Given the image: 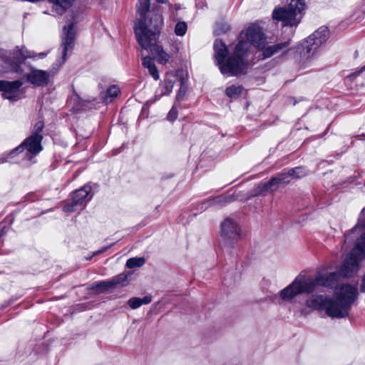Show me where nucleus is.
I'll use <instances>...</instances> for the list:
<instances>
[{"label": "nucleus", "instance_id": "nucleus-1", "mask_svg": "<svg viewBox=\"0 0 365 365\" xmlns=\"http://www.w3.org/2000/svg\"><path fill=\"white\" fill-rule=\"evenodd\" d=\"M358 232H362L361 236L344 259L339 273L321 270L315 278L300 274L280 292L282 299L290 300L298 294L312 292L318 285L331 287L337 282L339 276L349 277L355 274L359 269V263L365 257V208L361 212L357 225L346 237Z\"/></svg>", "mask_w": 365, "mask_h": 365}, {"label": "nucleus", "instance_id": "nucleus-2", "mask_svg": "<svg viewBox=\"0 0 365 365\" xmlns=\"http://www.w3.org/2000/svg\"><path fill=\"white\" fill-rule=\"evenodd\" d=\"M265 43L266 39L262 29L256 25L250 26L245 32L241 33L240 41L230 56L225 44L222 41L216 40L214 43V58L220 72L228 76L244 73L248 65L247 57L252 46L262 50L263 58H265L289 45V42H284L265 47Z\"/></svg>", "mask_w": 365, "mask_h": 365}, {"label": "nucleus", "instance_id": "nucleus-3", "mask_svg": "<svg viewBox=\"0 0 365 365\" xmlns=\"http://www.w3.org/2000/svg\"><path fill=\"white\" fill-rule=\"evenodd\" d=\"M357 295L355 286L343 284L335 288V299L324 295H312L306 300V306L314 309L324 310L332 318H344L348 316Z\"/></svg>", "mask_w": 365, "mask_h": 365}, {"label": "nucleus", "instance_id": "nucleus-4", "mask_svg": "<svg viewBox=\"0 0 365 365\" xmlns=\"http://www.w3.org/2000/svg\"><path fill=\"white\" fill-rule=\"evenodd\" d=\"M163 25V16L156 14L153 25V19H150L149 27L140 21L135 28V33L141 47L150 51L156 58L158 63L165 64L170 60V56L158 43V38Z\"/></svg>", "mask_w": 365, "mask_h": 365}, {"label": "nucleus", "instance_id": "nucleus-5", "mask_svg": "<svg viewBox=\"0 0 365 365\" xmlns=\"http://www.w3.org/2000/svg\"><path fill=\"white\" fill-rule=\"evenodd\" d=\"M42 135L34 134L26 138L19 146L12 150L9 153L4 154V159L6 161L13 162L16 155H21L22 159L31 160L38 153L42 150L41 140Z\"/></svg>", "mask_w": 365, "mask_h": 365}, {"label": "nucleus", "instance_id": "nucleus-6", "mask_svg": "<svg viewBox=\"0 0 365 365\" xmlns=\"http://www.w3.org/2000/svg\"><path fill=\"white\" fill-rule=\"evenodd\" d=\"M304 7L303 0H292L287 8H276L272 16L274 20L282 21L284 26H295L301 21Z\"/></svg>", "mask_w": 365, "mask_h": 365}, {"label": "nucleus", "instance_id": "nucleus-7", "mask_svg": "<svg viewBox=\"0 0 365 365\" xmlns=\"http://www.w3.org/2000/svg\"><path fill=\"white\" fill-rule=\"evenodd\" d=\"M306 175V171L303 168H296L282 172L277 176L272 178L268 182L259 185V192H272L281 186L289 183L293 178H299Z\"/></svg>", "mask_w": 365, "mask_h": 365}, {"label": "nucleus", "instance_id": "nucleus-8", "mask_svg": "<svg viewBox=\"0 0 365 365\" xmlns=\"http://www.w3.org/2000/svg\"><path fill=\"white\" fill-rule=\"evenodd\" d=\"M328 34L327 27H320L314 31L303 43V51L301 54L307 58L313 57L317 53V49L327 41Z\"/></svg>", "mask_w": 365, "mask_h": 365}, {"label": "nucleus", "instance_id": "nucleus-9", "mask_svg": "<svg viewBox=\"0 0 365 365\" xmlns=\"http://www.w3.org/2000/svg\"><path fill=\"white\" fill-rule=\"evenodd\" d=\"M241 228L233 218L227 217L221 223L220 237L225 246L232 247L240 238Z\"/></svg>", "mask_w": 365, "mask_h": 365}, {"label": "nucleus", "instance_id": "nucleus-10", "mask_svg": "<svg viewBox=\"0 0 365 365\" xmlns=\"http://www.w3.org/2000/svg\"><path fill=\"white\" fill-rule=\"evenodd\" d=\"M91 190V188L89 185H85L75 191L71 196L72 202L65 205L63 207L64 211L71 212L78 210L79 208L83 209L88 201L86 198Z\"/></svg>", "mask_w": 365, "mask_h": 365}, {"label": "nucleus", "instance_id": "nucleus-11", "mask_svg": "<svg viewBox=\"0 0 365 365\" xmlns=\"http://www.w3.org/2000/svg\"><path fill=\"white\" fill-rule=\"evenodd\" d=\"M22 84V82L20 81L12 82L1 81V92H3V96L13 101L19 100L23 94L22 90L20 89Z\"/></svg>", "mask_w": 365, "mask_h": 365}, {"label": "nucleus", "instance_id": "nucleus-12", "mask_svg": "<svg viewBox=\"0 0 365 365\" xmlns=\"http://www.w3.org/2000/svg\"><path fill=\"white\" fill-rule=\"evenodd\" d=\"M129 275L128 272H122L110 279L98 283L96 287L98 292H104L118 286H126Z\"/></svg>", "mask_w": 365, "mask_h": 365}, {"label": "nucleus", "instance_id": "nucleus-13", "mask_svg": "<svg viewBox=\"0 0 365 365\" xmlns=\"http://www.w3.org/2000/svg\"><path fill=\"white\" fill-rule=\"evenodd\" d=\"M150 8V0H139L138 4H137V13L140 15V19L136 21L135 26L140 21L145 24L147 26L149 27L150 24V19H153V25L154 24V19L156 14H162L159 12L156 13H150L148 17H145L147 12L148 11ZM135 27H134L135 29Z\"/></svg>", "mask_w": 365, "mask_h": 365}, {"label": "nucleus", "instance_id": "nucleus-14", "mask_svg": "<svg viewBox=\"0 0 365 365\" xmlns=\"http://www.w3.org/2000/svg\"><path fill=\"white\" fill-rule=\"evenodd\" d=\"M27 79L35 86H43L48 84L49 75L42 70H33L28 74Z\"/></svg>", "mask_w": 365, "mask_h": 365}, {"label": "nucleus", "instance_id": "nucleus-15", "mask_svg": "<svg viewBox=\"0 0 365 365\" xmlns=\"http://www.w3.org/2000/svg\"><path fill=\"white\" fill-rule=\"evenodd\" d=\"M64 34L63 36V61H65V57L66 56L67 52L72 49L74 41V32L73 29V25L69 24L68 27H64L63 29Z\"/></svg>", "mask_w": 365, "mask_h": 365}, {"label": "nucleus", "instance_id": "nucleus-16", "mask_svg": "<svg viewBox=\"0 0 365 365\" xmlns=\"http://www.w3.org/2000/svg\"><path fill=\"white\" fill-rule=\"evenodd\" d=\"M178 80V78L173 73H168L164 82L159 87L160 96L169 94L173 90L174 83Z\"/></svg>", "mask_w": 365, "mask_h": 365}, {"label": "nucleus", "instance_id": "nucleus-17", "mask_svg": "<svg viewBox=\"0 0 365 365\" xmlns=\"http://www.w3.org/2000/svg\"><path fill=\"white\" fill-rule=\"evenodd\" d=\"M143 66L148 68L149 73L152 76V77L155 80H158L159 78V74L158 69L154 63V61L152 58L150 56H145L143 58Z\"/></svg>", "mask_w": 365, "mask_h": 365}, {"label": "nucleus", "instance_id": "nucleus-18", "mask_svg": "<svg viewBox=\"0 0 365 365\" xmlns=\"http://www.w3.org/2000/svg\"><path fill=\"white\" fill-rule=\"evenodd\" d=\"M152 301V297L145 296L143 298L133 297L128 301L129 307L133 309L140 307L143 304H148Z\"/></svg>", "mask_w": 365, "mask_h": 365}, {"label": "nucleus", "instance_id": "nucleus-19", "mask_svg": "<svg viewBox=\"0 0 365 365\" xmlns=\"http://www.w3.org/2000/svg\"><path fill=\"white\" fill-rule=\"evenodd\" d=\"M145 262L143 257H133L127 260L126 267L132 269L142 267Z\"/></svg>", "mask_w": 365, "mask_h": 365}, {"label": "nucleus", "instance_id": "nucleus-20", "mask_svg": "<svg viewBox=\"0 0 365 365\" xmlns=\"http://www.w3.org/2000/svg\"><path fill=\"white\" fill-rule=\"evenodd\" d=\"M34 57L29 53L27 51L19 50L13 56L11 63L16 64L17 63L24 60L26 58Z\"/></svg>", "mask_w": 365, "mask_h": 365}, {"label": "nucleus", "instance_id": "nucleus-21", "mask_svg": "<svg viewBox=\"0 0 365 365\" xmlns=\"http://www.w3.org/2000/svg\"><path fill=\"white\" fill-rule=\"evenodd\" d=\"M242 91L241 86H231L226 89V94L230 98H235L239 96Z\"/></svg>", "mask_w": 365, "mask_h": 365}, {"label": "nucleus", "instance_id": "nucleus-22", "mask_svg": "<svg viewBox=\"0 0 365 365\" xmlns=\"http://www.w3.org/2000/svg\"><path fill=\"white\" fill-rule=\"evenodd\" d=\"M120 92V88L117 86H112L108 88L106 96L105 97L106 100L111 101L114 98H115Z\"/></svg>", "mask_w": 365, "mask_h": 365}, {"label": "nucleus", "instance_id": "nucleus-23", "mask_svg": "<svg viewBox=\"0 0 365 365\" xmlns=\"http://www.w3.org/2000/svg\"><path fill=\"white\" fill-rule=\"evenodd\" d=\"M187 26L185 22H178L175 26V34L177 36H182L186 34Z\"/></svg>", "mask_w": 365, "mask_h": 365}, {"label": "nucleus", "instance_id": "nucleus-24", "mask_svg": "<svg viewBox=\"0 0 365 365\" xmlns=\"http://www.w3.org/2000/svg\"><path fill=\"white\" fill-rule=\"evenodd\" d=\"M178 80L180 83V88L177 94L176 99L178 101H180V100L182 99V98L184 97V96L187 91V86L183 80H182V79H178Z\"/></svg>", "mask_w": 365, "mask_h": 365}, {"label": "nucleus", "instance_id": "nucleus-25", "mask_svg": "<svg viewBox=\"0 0 365 365\" xmlns=\"http://www.w3.org/2000/svg\"><path fill=\"white\" fill-rule=\"evenodd\" d=\"M178 112L176 106H173L168 114V120L173 122L178 118Z\"/></svg>", "mask_w": 365, "mask_h": 365}, {"label": "nucleus", "instance_id": "nucleus-26", "mask_svg": "<svg viewBox=\"0 0 365 365\" xmlns=\"http://www.w3.org/2000/svg\"><path fill=\"white\" fill-rule=\"evenodd\" d=\"M43 128V123L41 121H38L35 124L34 130L35 133L34 134H39V133L42 130Z\"/></svg>", "mask_w": 365, "mask_h": 365}, {"label": "nucleus", "instance_id": "nucleus-27", "mask_svg": "<svg viewBox=\"0 0 365 365\" xmlns=\"http://www.w3.org/2000/svg\"><path fill=\"white\" fill-rule=\"evenodd\" d=\"M360 289L361 292H365V275L363 277Z\"/></svg>", "mask_w": 365, "mask_h": 365}, {"label": "nucleus", "instance_id": "nucleus-28", "mask_svg": "<svg viewBox=\"0 0 365 365\" xmlns=\"http://www.w3.org/2000/svg\"><path fill=\"white\" fill-rule=\"evenodd\" d=\"M46 55V53H38V54L37 55V56H38V58H43Z\"/></svg>", "mask_w": 365, "mask_h": 365}, {"label": "nucleus", "instance_id": "nucleus-29", "mask_svg": "<svg viewBox=\"0 0 365 365\" xmlns=\"http://www.w3.org/2000/svg\"><path fill=\"white\" fill-rule=\"evenodd\" d=\"M215 200L216 201V202H221V197H219L216 198Z\"/></svg>", "mask_w": 365, "mask_h": 365}, {"label": "nucleus", "instance_id": "nucleus-30", "mask_svg": "<svg viewBox=\"0 0 365 365\" xmlns=\"http://www.w3.org/2000/svg\"><path fill=\"white\" fill-rule=\"evenodd\" d=\"M158 2L164 3L166 1V0H156Z\"/></svg>", "mask_w": 365, "mask_h": 365}]
</instances>
